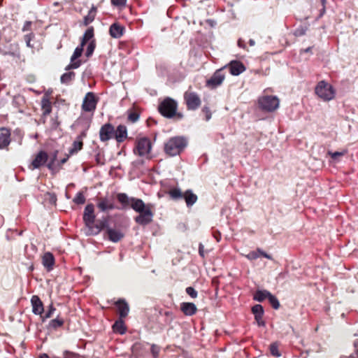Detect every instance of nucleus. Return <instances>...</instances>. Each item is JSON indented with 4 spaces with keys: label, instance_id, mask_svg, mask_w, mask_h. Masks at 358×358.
I'll list each match as a JSON object with an SVG mask.
<instances>
[{
    "label": "nucleus",
    "instance_id": "2",
    "mask_svg": "<svg viewBox=\"0 0 358 358\" xmlns=\"http://www.w3.org/2000/svg\"><path fill=\"white\" fill-rule=\"evenodd\" d=\"M315 92L324 101L334 99L336 94V91L333 86L324 80H321L317 84Z\"/></svg>",
    "mask_w": 358,
    "mask_h": 358
},
{
    "label": "nucleus",
    "instance_id": "13",
    "mask_svg": "<svg viewBox=\"0 0 358 358\" xmlns=\"http://www.w3.org/2000/svg\"><path fill=\"white\" fill-rule=\"evenodd\" d=\"M224 80V75L222 69L217 71L213 76L207 81V85L212 87H216L221 85Z\"/></svg>",
    "mask_w": 358,
    "mask_h": 358
},
{
    "label": "nucleus",
    "instance_id": "30",
    "mask_svg": "<svg viewBox=\"0 0 358 358\" xmlns=\"http://www.w3.org/2000/svg\"><path fill=\"white\" fill-rule=\"evenodd\" d=\"M117 197L119 202H120L124 206H127L128 205L131 206V198H129L126 194L120 193L117 194Z\"/></svg>",
    "mask_w": 358,
    "mask_h": 358
},
{
    "label": "nucleus",
    "instance_id": "31",
    "mask_svg": "<svg viewBox=\"0 0 358 358\" xmlns=\"http://www.w3.org/2000/svg\"><path fill=\"white\" fill-rule=\"evenodd\" d=\"M113 330L115 332H118L120 334H123L125 332V327L124 322L122 320L117 321L113 326Z\"/></svg>",
    "mask_w": 358,
    "mask_h": 358
},
{
    "label": "nucleus",
    "instance_id": "11",
    "mask_svg": "<svg viewBox=\"0 0 358 358\" xmlns=\"http://www.w3.org/2000/svg\"><path fill=\"white\" fill-rule=\"evenodd\" d=\"M115 129L110 124L103 125L99 131L100 140L101 141H107L114 137Z\"/></svg>",
    "mask_w": 358,
    "mask_h": 358
},
{
    "label": "nucleus",
    "instance_id": "19",
    "mask_svg": "<svg viewBox=\"0 0 358 358\" xmlns=\"http://www.w3.org/2000/svg\"><path fill=\"white\" fill-rule=\"evenodd\" d=\"M10 133L6 128L0 129V148H3L10 143Z\"/></svg>",
    "mask_w": 358,
    "mask_h": 358
},
{
    "label": "nucleus",
    "instance_id": "63",
    "mask_svg": "<svg viewBox=\"0 0 358 358\" xmlns=\"http://www.w3.org/2000/svg\"><path fill=\"white\" fill-rule=\"evenodd\" d=\"M324 13H325V11H324V12H323V8H322L321 9V10H320V17H322V16L324 15Z\"/></svg>",
    "mask_w": 358,
    "mask_h": 358
},
{
    "label": "nucleus",
    "instance_id": "59",
    "mask_svg": "<svg viewBox=\"0 0 358 358\" xmlns=\"http://www.w3.org/2000/svg\"><path fill=\"white\" fill-rule=\"evenodd\" d=\"M69 155H70L69 154V155L66 156V157H65V158H64V159H62L61 160V164H64L65 162H66V161L68 160V159H69Z\"/></svg>",
    "mask_w": 358,
    "mask_h": 358
},
{
    "label": "nucleus",
    "instance_id": "33",
    "mask_svg": "<svg viewBox=\"0 0 358 358\" xmlns=\"http://www.w3.org/2000/svg\"><path fill=\"white\" fill-rule=\"evenodd\" d=\"M94 36V31L92 28L88 29L84 34L81 43L85 45V43L90 40Z\"/></svg>",
    "mask_w": 358,
    "mask_h": 358
},
{
    "label": "nucleus",
    "instance_id": "3",
    "mask_svg": "<svg viewBox=\"0 0 358 358\" xmlns=\"http://www.w3.org/2000/svg\"><path fill=\"white\" fill-rule=\"evenodd\" d=\"M177 110V103L172 99H164L159 106L160 113L166 117H172Z\"/></svg>",
    "mask_w": 358,
    "mask_h": 358
},
{
    "label": "nucleus",
    "instance_id": "53",
    "mask_svg": "<svg viewBox=\"0 0 358 358\" xmlns=\"http://www.w3.org/2000/svg\"><path fill=\"white\" fill-rule=\"evenodd\" d=\"M203 245L200 243L199 247V252L201 257H204Z\"/></svg>",
    "mask_w": 358,
    "mask_h": 358
},
{
    "label": "nucleus",
    "instance_id": "9",
    "mask_svg": "<svg viewBox=\"0 0 358 358\" xmlns=\"http://www.w3.org/2000/svg\"><path fill=\"white\" fill-rule=\"evenodd\" d=\"M96 99L94 94L92 92H87L83 99L82 108L86 112L94 111L96 106Z\"/></svg>",
    "mask_w": 358,
    "mask_h": 358
},
{
    "label": "nucleus",
    "instance_id": "15",
    "mask_svg": "<svg viewBox=\"0 0 358 358\" xmlns=\"http://www.w3.org/2000/svg\"><path fill=\"white\" fill-rule=\"evenodd\" d=\"M152 204H145L143 200L136 198H131V207L137 213H141Z\"/></svg>",
    "mask_w": 358,
    "mask_h": 358
},
{
    "label": "nucleus",
    "instance_id": "51",
    "mask_svg": "<svg viewBox=\"0 0 358 358\" xmlns=\"http://www.w3.org/2000/svg\"><path fill=\"white\" fill-rule=\"evenodd\" d=\"M248 259L252 260L258 258L259 255L255 252H251L245 256Z\"/></svg>",
    "mask_w": 358,
    "mask_h": 358
},
{
    "label": "nucleus",
    "instance_id": "24",
    "mask_svg": "<svg viewBox=\"0 0 358 358\" xmlns=\"http://www.w3.org/2000/svg\"><path fill=\"white\" fill-rule=\"evenodd\" d=\"M97 206L101 211H106L115 208L113 203L106 198L101 199L97 204Z\"/></svg>",
    "mask_w": 358,
    "mask_h": 358
},
{
    "label": "nucleus",
    "instance_id": "12",
    "mask_svg": "<svg viewBox=\"0 0 358 358\" xmlns=\"http://www.w3.org/2000/svg\"><path fill=\"white\" fill-rule=\"evenodd\" d=\"M107 224L108 220L106 218L99 220L95 225L92 224L88 231H85V234L87 236L96 235L107 226Z\"/></svg>",
    "mask_w": 358,
    "mask_h": 358
},
{
    "label": "nucleus",
    "instance_id": "56",
    "mask_svg": "<svg viewBox=\"0 0 358 358\" xmlns=\"http://www.w3.org/2000/svg\"><path fill=\"white\" fill-rule=\"evenodd\" d=\"M89 13L96 15V8L95 6H92L90 9V10L89 11Z\"/></svg>",
    "mask_w": 358,
    "mask_h": 358
},
{
    "label": "nucleus",
    "instance_id": "28",
    "mask_svg": "<svg viewBox=\"0 0 358 358\" xmlns=\"http://www.w3.org/2000/svg\"><path fill=\"white\" fill-rule=\"evenodd\" d=\"M77 141H75L72 145V148L69 150V155H74L83 148V141L80 137L78 138Z\"/></svg>",
    "mask_w": 358,
    "mask_h": 358
},
{
    "label": "nucleus",
    "instance_id": "38",
    "mask_svg": "<svg viewBox=\"0 0 358 358\" xmlns=\"http://www.w3.org/2000/svg\"><path fill=\"white\" fill-rule=\"evenodd\" d=\"M270 352L271 354L274 357H278L280 356V353L278 350V348L276 343H272L270 345Z\"/></svg>",
    "mask_w": 358,
    "mask_h": 358
},
{
    "label": "nucleus",
    "instance_id": "43",
    "mask_svg": "<svg viewBox=\"0 0 358 358\" xmlns=\"http://www.w3.org/2000/svg\"><path fill=\"white\" fill-rule=\"evenodd\" d=\"M46 199H49L50 201V203L52 205H55L56 204V201H57V198L56 196L51 194V193H47L46 195Z\"/></svg>",
    "mask_w": 358,
    "mask_h": 358
},
{
    "label": "nucleus",
    "instance_id": "36",
    "mask_svg": "<svg viewBox=\"0 0 358 358\" xmlns=\"http://www.w3.org/2000/svg\"><path fill=\"white\" fill-rule=\"evenodd\" d=\"M268 300L273 308L278 309L279 308L280 303H279L278 300L277 299V298L275 296L272 295L271 293H270L269 296H268Z\"/></svg>",
    "mask_w": 358,
    "mask_h": 358
},
{
    "label": "nucleus",
    "instance_id": "21",
    "mask_svg": "<svg viewBox=\"0 0 358 358\" xmlns=\"http://www.w3.org/2000/svg\"><path fill=\"white\" fill-rule=\"evenodd\" d=\"M54 264L55 259L53 255L50 252H45L43 256V265L48 271H50L52 269Z\"/></svg>",
    "mask_w": 358,
    "mask_h": 358
},
{
    "label": "nucleus",
    "instance_id": "39",
    "mask_svg": "<svg viewBox=\"0 0 358 358\" xmlns=\"http://www.w3.org/2000/svg\"><path fill=\"white\" fill-rule=\"evenodd\" d=\"M252 311L255 316L264 314L263 307L259 304L254 306L252 308Z\"/></svg>",
    "mask_w": 358,
    "mask_h": 358
},
{
    "label": "nucleus",
    "instance_id": "22",
    "mask_svg": "<svg viewBox=\"0 0 358 358\" xmlns=\"http://www.w3.org/2000/svg\"><path fill=\"white\" fill-rule=\"evenodd\" d=\"M116 306L118 309V312L121 318L127 316L129 312V305L124 301H118L116 303Z\"/></svg>",
    "mask_w": 358,
    "mask_h": 358
},
{
    "label": "nucleus",
    "instance_id": "54",
    "mask_svg": "<svg viewBox=\"0 0 358 358\" xmlns=\"http://www.w3.org/2000/svg\"><path fill=\"white\" fill-rule=\"evenodd\" d=\"M258 252H259L261 255L264 256V257H266V258H267V259H271V257L269 255H268V254L265 253L264 252L262 251L261 250H258Z\"/></svg>",
    "mask_w": 358,
    "mask_h": 358
},
{
    "label": "nucleus",
    "instance_id": "58",
    "mask_svg": "<svg viewBox=\"0 0 358 358\" xmlns=\"http://www.w3.org/2000/svg\"><path fill=\"white\" fill-rule=\"evenodd\" d=\"M322 6H323V12L325 11L327 0H321Z\"/></svg>",
    "mask_w": 358,
    "mask_h": 358
},
{
    "label": "nucleus",
    "instance_id": "1",
    "mask_svg": "<svg viewBox=\"0 0 358 358\" xmlns=\"http://www.w3.org/2000/svg\"><path fill=\"white\" fill-rule=\"evenodd\" d=\"M187 140L181 136L171 138L164 145V151L169 156L179 155L187 146Z\"/></svg>",
    "mask_w": 358,
    "mask_h": 358
},
{
    "label": "nucleus",
    "instance_id": "61",
    "mask_svg": "<svg viewBox=\"0 0 358 358\" xmlns=\"http://www.w3.org/2000/svg\"><path fill=\"white\" fill-rule=\"evenodd\" d=\"M30 25H31V22H27L23 30L24 31L27 29V27H28Z\"/></svg>",
    "mask_w": 358,
    "mask_h": 358
},
{
    "label": "nucleus",
    "instance_id": "8",
    "mask_svg": "<svg viewBox=\"0 0 358 358\" xmlns=\"http://www.w3.org/2000/svg\"><path fill=\"white\" fill-rule=\"evenodd\" d=\"M94 205L90 203L85 206L83 213V221L85 224V231H88L90 227L94 224L95 221V215L94 213Z\"/></svg>",
    "mask_w": 358,
    "mask_h": 358
},
{
    "label": "nucleus",
    "instance_id": "50",
    "mask_svg": "<svg viewBox=\"0 0 358 358\" xmlns=\"http://www.w3.org/2000/svg\"><path fill=\"white\" fill-rule=\"evenodd\" d=\"M55 308L53 307V306L51 304L50 306H49V310L45 314V318H50V317H52L53 313L55 312Z\"/></svg>",
    "mask_w": 358,
    "mask_h": 358
},
{
    "label": "nucleus",
    "instance_id": "14",
    "mask_svg": "<svg viewBox=\"0 0 358 358\" xmlns=\"http://www.w3.org/2000/svg\"><path fill=\"white\" fill-rule=\"evenodd\" d=\"M227 67L229 68V72L233 76H238L245 70L243 64L236 60L231 61Z\"/></svg>",
    "mask_w": 358,
    "mask_h": 358
},
{
    "label": "nucleus",
    "instance_id": "42",
    "mask_svg": "<svg viewBox=\"0 0 358 358\" xmlns=\"http://www.w3.org/2000/svg\"><path fill=\"white\" fill-rule=\"evenodd\" d=\"M94 44L92 42L90 43L88 46H87V50H86V56L87 57H90L92 55V54L94 52Z\"/></svg>",
    "mask_w": 358,
    "mask_h": 358
},
{
    "label": "nucleus",
    "instance_id": "20",
    "mask_svg": "<svg viewBox=\"0 0 358 358\" xmlns=\"http://www.w3.org/2000/svg\"><path fill=\"white\" fill-rule=\"evenodd\" d=\"M127 136V128L124 125H119L115 130L114 137L117 142H122Z\"/></svg>",
    "mask_w": 358,
    "mask_h": 358
},
{
    "label": "nucleus",
    "instance_id": "47",
    "mask_svg": "<svg viewBox=\"0 0 358 358\" xmlns=\"http://www.w3.org/2000/svg\"><path fill=\"white\" fill-rule=\"evenodd\" d=\"M138 115L136 113H131L129 115V120L130 121H131L132 122H135L138 120Z\"/></svg>",
    "mask_w": 358,
    "mask_h": 358
},
{
    "label": "nucleus",
    "instance_id": "25",
    "mask_svg": "<svg viewBox=\"0 0 358 358\" xmlns=\"http://www.w3.org/2000/svg\"><path fill=\"white\" fill-rule=\"evenodd\" d=\"M183 198L188 207L193 206L197 201V196L191 190H187L184 193Z\"/></svg>",
    "mask_w": 358,
    "mask_h": 358
},
{
    "label": "nucleus",
    "instance_id": "52",
    "mask_svg": "<svg viewBox=\"0 0 358 358\" xmlns=\"http://www.w3.org/2000/svg\"><path fill=\"white\" fill-rule=\"evenodd\" d=\"M57 152H55L52 156V159L51 162L48 164V167L51 169L52 167L53 164L55 163L56 159H57Z\"/></svg>",
    "mask_w": 358,
    "mask_h": 358
},
{
    "label": "nucleus",
    "instance_id": "26",
    "mask_svg": "<svg viewBox=\"0 0 358 358\" xmlns=\"http://www.w3.org/2000/svg\"><path fill=\"white\" fill-rule=\"evenodd\" d=\"M107 233L108 238L113 242H118L124 236V234L120 230L109 229Z\"/></svg>",
    "mask_w": 358,
    "mask_h": 358
},
{
    "label": "nucleus",
    "instance_id": "46",
    "mask_svg": "<svg viewBox=\"0 0 358 358\" xmlns=\"http://www.w3.org/2000/svg\"><path fill=\"white\" fill-rule=\"evenodd\" d=\"M202 112L205 115L206 120L208 121L211 118V112L208 107H204L202 110Z\"/></svg>",
    "mask_w": 358,
    "mask_h": 358
},
{
    "label": "nucleus",
    "instance_id": "37",
    "mask_svg": "<svg viewBox=\"0 0 358 358\" xmlns=\"http://www.w3.org/2000/svg\"><path fill=\"white\" fill-rule=\"evenodd\" d=\"M73 201L77 204H83L85 202V198L83 193L78 192Z\"/></svg>",
    "mask_w": 358,
    "mask_h": 358
},
{
    "label": "nucleus",
    "instance_id": "55",
    "mask_svg": "<svg viewBox=\"0 0 358 358\" xmlns=\"http://www.w3.org/2000/svg\"><path fill=\"white\" fill-rule=\"evenodd\" d=\"M238 45L241 48H245V43H244V41L241 39H239L238 41Z\"/></svg>",
    "mask_w": 358,
    "mask_h": 358
},
{
    "label": "nucleus",
    "instance_id": "29",
    "mask_svg": "<svg viewBox=\"0 0 358 358\" xmlns=\"http://www.w3.org/2000/svg\"><path fill=\"white\" fill-rule=\"evenodd\" d=\"M270 292L266 290H258L256 292L254 296V299L257 301H262L266 299H268Z\"/></svg>",
    "mask_w": 358,
    "mask_h": 358
},
{
    "label": "nucleus",
    "instance_id": "49",
    "mask_svg": "<svg viewBox=\"0 0 358 358\" xmlns=\"http://www.w3.org/2000/svg\"><path fill=\"white\" fill-rule=\"evenodd\" d=\"M111 2L115 6H121L126 4L127 0H111Z\"/></svg>",
    "mask_w": 358,
    "mask_h": 358
},
{
    "label": "nucleus",
    "instance_id": "48",
    "mask_svg": "<svg viewBox=\"0 0 358 358\" xmlns=\"http://www.w3.org/2000/svg\"><path fill=\"white\" fill-rule=\"evenodd\" d=\"M262 316H263V315H258L255 316V318L259 326H264L265 325V322L262 320Z\"/></svg>",
    "mask_w": 358,
    "mask_h": 358
},
{
    "label": "nucleus",
    "instance_id": "34",
    "mask_svg": "<svg viewBox=\"0 0 358 358\" xmlns=\"http://www.w3.org/2000/svg\"><path fill=\"white\" fill-rule=\"evenodd\" d=\"M169 194L173 199L183 198L184 194L179 189H173L169 191Z\"/></svg>",
    "mask_w": 358,
    "mask_h": 358
},
{
    "label": "nucleus",
    "instance_id": "45",
    "mask_svg": "<svg viewBox=\"0 0 358 358\" xmlns=\"http://www.w3.org/2000/svg\"><path fill=\"white\" fill-rule=\"evenodd\" d=\"M94 17H95L94 15H93L90 13H88V15L85 17V20H84L85 24L87 25L89 23L92 22L94 20Z\"/></svg>",
    "mask_w": 358,
    "mask_h": 358
},
{
    "label": "nucleus",
    "instance_id": "4",
    "mask_svg": "<svg viewBox=\"0 0 358 358\" xmlns=\"http://www.w3.org/2000/svg\"><path fill=\"white\" fill-rule=\"evenodd\" d=\"M152 148V143L149 138L143 137L137 140L134 152L141 157L149 155Z\"/></svg>",
    "mask_w": 358,
    "mask_h": 358
},
{
    "label": "nucleus",
    "instance_id": "6",
    "mask_svg": "<svg viewBox=\"0 0 358 358\" xmlns=\"http://www.w3.org/2000/svg\"><path fill=\"white\" fill-rule=\"evenodd\" d=\"M184 99L189 110H196L201 105L200 98L195 92H186L184 94Z\"/></svg>",
    "mask_w": 358,
    "mask_h": 358
},
{
    "label": "nucleus",
    "instance_id": "10",
    "mask_svg": "<svg viewBox=\"0 0 358 358\" xmlns=\"http://www.w3.org/2000/svg\"><path fill=\"white\" fill-rule=\"evenodd\" d=\"M83 47L84 45H82V43H80V45L78 46L75 49L74 52L71 57V64L66 67V70H69L71 69H77L80 66V61L76 59L81 56L82 52L83 51Z\"/></svg>",
    "mask_w": 358,
    "mask_h": 358
},
{
    "label": "nucleus",
    "instance_id": "40",
    "mask_svg": "<svg viewBox=\"0 0 358 358\" xmlns=\"http://www.w3.org/2000/svg\"><path fill=\"white\" fill-rule=\"evenodd\" d=\"M63 324V320L58 318L54 319L50 322V326L53 328L61 327Z\"/></svg>",
    "mask_w": 358,
    "mask_h": 358
},
{
    "label": "nucleus",
    "instance_id": "17",
    "mask_svg": "<svg viewBox=\"0 0 358 358\" xmlns=\"http://www.w3.org/2000/svg\"><path fill=\"white\" fill-rule=\"evenodd\" d=\"M180 310L187 316L194 315L197 311L196 305L190 302H183L180 304Z\"/></svg>",
    "mask_w": 358,
    "mask_h": 358
},
{
    "label": "nucleus",
    "instance_id": "23",
    "mask_svg": "<svg viewBox=\"0 0 358 358\" xmlns=\"http://www.w3.org/2000/svg\"><path fill=\"white\" fill-rule=\"evenodd\" d=\"M124 28L118 24L114 23L110 27V34L113 38H118L123 34Z\"/></svg>",
    "mask_w": 358,
    "mask_h": 358
},
{
    "label": "nucleus",
    "instance_id": "41",
    "mask_svg": "<svg viewBox=\"0 0 358 358\" xmlns=\"http://www.w3.org/2000/svg\"><path fill=\"white\" fill-rule=\"evenodd\" d=\"M186 292L188 295H189L193 299H195L197 297V292L192 287H187Z\"/></svg>",
    "mask_w": 358,
    "mask_h": 358
},
{
    "label": "nucleus",
    "instance_id": "35",
    "mask_svg": "<svg viewBox=\"0 0 358 358\" xmlns=\"http://www.w3.org/2000/svg\"><path fill=\"white\" fill-rule=\"evenodd\" d=\"M347 152L345 150L343 152H332L328 151L327 155H329L333 160H338L341 157H343L345 155Z\"/></svg>",
    "mask_w": 358,
    "mask_h": 358
},
{
    "label": "nucleus",
    "instance_id": "44",
    "mask_svg": "<svg viewBox=\"0 0 358 358\" xmlns=\"http://www.w3.org/2000/svg\"><path fill=\"white\" fill-rule=\"evenodd\" d=\"M151 352L155 358H157L159 353V348L156 345H152Z\"/></svg>",
    "mask_w": 358,
    "mask_h": 358
},
{
    "label": "nucleus",
    "instance_id": "60",
    "mask_svg": "<svg viewBox=\"0 0 358 358\" xmlns=\"http://www.w3.org/2000/svg\"><path fill=\"white\" fill-rule=\"evenodd\" d=\"M39 358H49V356L48 355L45 354V353H43V354H41L40 356H39Z\"/></svg>",
    "mask_w": 358,
    "mask_h": 358
},
{
    "label": "nucleus",
    "instance_id": "32",
    "mask_svg": "<svg viewBox=\"0 0 358 358\" xmlns=\"http://www.w3.org/2000/svg\"><path fill=\"white\" fill-rule=\"evenodd\" d=\"M75 77V73L73 72H69L64 73L60 78L61 83L64 84H67L71 82Z\"/></svg>",
    "mask_w": 358,
    "mask_h": 358
},
{
    "label": "nucleus",
    "instance_id": "5",
    "mask_svg": "<svg viewBox=\"0 0 358 358\" xmlns=\"http://www.w3.org/2000/svg\"><path fill=\"white\" fill-rule=\"evenodd\" d=\"M261 108L267 111H273L279 106V99L274 96H264L259 99Z\"/></svg>",
    "mask_w": 358,
    "mask_h": 358
},
{
    "label": "nucleus",
    "instance_id": "18",
    "mask_svg": "<svg viewBox=\"0 0 358 358\" xmlns=\"http://www.w3.org/2000/svg\"><path fill=\"white\" fill-rule=\"evenodd\" d=\"M48 160V155L44 151L39 152L32 162L33 169H38L43 165Z\"/></svg>",
    "mask_w": 358,
    "mask_h": 358
},
{
    "label": "nucleus",
    "instance_id": "7",
    "mask_svg": "<svg viewBox=\"0 0 358 358\" xmlns=\"http://www.w3.org/2000/svg\"><path fill=\"white\" fill-rule=\"evenodd\" d=\"M152 207L151 205L141 213H139V215L135 217V221L138 224L141 225H146L150 223L152 221L153 218V213H152Z\"/></svg>",
    "mask_w": 358,
    "mask_h": 358
},
{
    "label": "nucleus",
    "instance_id": "27",
    "mask_svg": "<svg viewBox=\"0 0 358 358\" xmlns=\"http://www.w3.org/2000/svg\"><path fill=\"white\" fill-rule=\"evenodd\" d=\"M41 106L43 115H48L51 113L52 106L51 102L47 97H43L41 100Z\"/></svg>",
    "mask_w": 358,
    "mask_h": 358
},
{
    "label": "nucleus",
    "instance_id": "16",
    "mask_svg": "<svg viewBox=\"0 0 358 358\" xmlns=\"http://www.w3.org/2000/svg\"><path fill=\"white\" fill-rule=\"evenodd\" d=\"M32 311L36 315H41L43 312V305L38 296H33L31 299Z\"/></svg>",
    "mask_w": 358,
    "mask_h": 358
},
{
    "label": "nucleus",
    "instance_id": "64",
    "mask_svg": "<svg viewBox=\"0 0 358 358\" xmlns=\"http://www.w3.org/2000/svg\"><path fill=\"white\" fill-rule=\"evenodd\" d=\"M27 44L28 46H30V42L29 41H27Z\"/></svg>",
    "mask_w": 358,
    "mask_h": 358
},
{
    "label": "nucleus",
    "instance_id": "62",
    "mask_svg": "<svg viewBox=\"0 0 358 358\" xmlns=\"http://www.w3.org/2000/svg\"><path fill=\"white\" fill-rule=\"evenodd\" d=\"M249 43H250V45L251 46H253V45H255V41H254L253 39H250V40L249 41Z\"/></svg>",
    "mask_w": 358,
    "mask_h": 358
},
{
    "label": "nucleus",
    "instance_id": "57",
    "mask_svg": "<svg viewBox=\"0 0 358 358\" xmlns=\"http://www.w3.org/2000/svg\"><path fill=\"white\" fill-rule=\"evenodd\" d=\"M304 33H305V31H303V30H301V31L296 30L294 34L296 36H301V35L304 34Z\"/></svg>",
    "mask_w": 358,
    "mask_h": 358
}]
</instances>
